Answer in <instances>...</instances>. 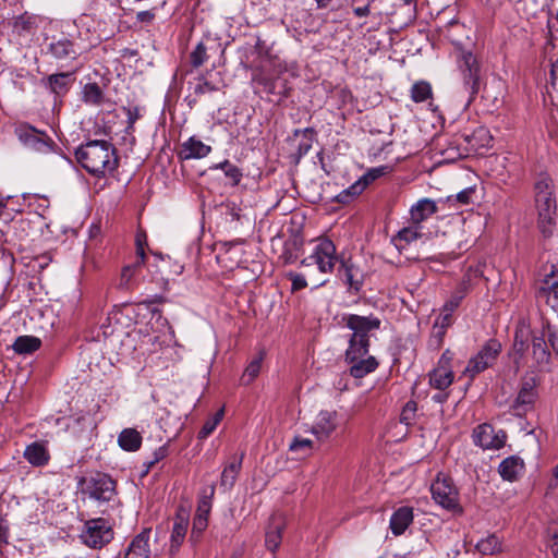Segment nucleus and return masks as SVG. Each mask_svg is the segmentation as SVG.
Segmentation results:
<instances>
[{
	"instance_id": "nucleus-50",
	"label": "nucleus",
	"mask_w": 558,
	"mask_h": 558,
	"mask_svg": "<svg viewBox=\"0 0 558 558\" xmlns=\"http://www.w3.org/2000/svg\"><path fill=\"white\" fill-rule=\"evenodd\" d=\"M136 271L132 267L124 266L121 271L118 287L121 290H131L134 286V277Z\"/></svg>"
},
{
	"instance_id": "nucleus-35",
	"label": "nucleus",
	"mask_w": 558,
	"mask_h": 558,
	"mask_svg": "<svg viewBox=\"0 0 558 558\" xmlns=\"http://www.w3.org/2000/svg\"><path fill=\"white\" fill-rule=\"evenodd\" d=\"M452 381H453L452 369H447L444 367H436L429 374V384L435 389L445 390L452 384Z\"/></svg>"
},
{
	"instance_id": "nucleus-41",
	"label": "nucleus",
	"mask_w": 558,
	"mask_h": 558,
	"mask_svg": "<svg viewBox=\"0 0 558 558\" xmlns=\"http://www.w3.org/2000/svg\"><path fill=\"white\" fill-rule=\"evenodd\" d=\"M476 549L483 555H494L501 550V542L495 535H488L476 544Z\"/></svg>"
},
{
	"instance_id": "nucleus-1",
	"label": "nucleus",
	"mask_w": 558,
	"mask_h": 558,
	"mask_svg": "<svg viewBox=\"0 0 558 558\" xmlns=\"http://www.w3.org/2000/svg\"><path fill=\"white\" fill-rule=\"evenodd\" d=\"M75 156L80 165L96 177L113 172L119 163L114 146L107 141H89L76 149Z\"/></svg>"
},
{
	"instance_id": "nucleus-37",
	"label": "nucleus",
	"mask_w": 558,
	"mask_h": 558,
	"mask_svg": "<svg viewBox=\"0 0 558 558\" xmlns=\"http://www.w3.org/2000/svg\"><path fill=\"white\" fill-rule=\"evenodd\" d=\"M41 345L39 338L34 336H20L15 339L12 348L19 354H31Z\"/></svg>"
},
{
	"instance_id": "nucleus-9",
	"label": "nucleus",
	"mask_w": 558,
	"mask_h": 558,
	"mask_svg": "<svg viewBox=\"0 0 558 558\" xmlns=\"http://www.w3.org/2000/svg\"><path fill=\"white\" fill-rule=\"evenodd\" d=\"M473 442L484 450H498L505 446L507 435L504 430H495L487 423H483L473 429Z\"/></svg>"
},
{
	"instance_id": "nucleus-54",
	"label": "nucleus",
	"mask_w": 558,
	"mask_h": 558,
	"mask_svg": "<svg viewBox=\"0 0 558 558\" xmlns=\"http://www.w3.org/2000/svg\"><path fill=\"white\" fill-rule=\"evenodd\" d=\"M454 311L447 310V305L444 304L441 312L439 316L436 318L434 325L435 327H440L441 329H448V327L451 326L453 322V314Z\"/></svg>"
},
{
	"instance_id": "nucleus-15",
	"label": "nucleus",
	"mask_w": 558,
	"mask_h": 558,
	"mask_svg": "<svg viewBox=\"0 0 558 558\" xmlns=\"http://www.w3.org/2000/svg\"><path fill=\"white\" fill-rule=\"evenodd\" d=\"M48 52L59 61L76 60L78 52L68 38L53 39L48 46Z\"/></svg>"
},
{
	"instance_id": "nucleus-30",
	"label": "nucleus",
	"mask_w": 558,
	"mask_h": 558,
	"mask_svg": "<svg viewBox=\"0 0 558 558\" xmlns=\"http://www.w3.org/2000/svg\"><path fill=\"white\" fill-rule=\"evenodd\" d=\"M190 88L193 89V93L187 97L190 107L195 105L199 97L219 90L218 85L207 81L204 76H199L195 80L194 83H191Z\"/></svg>"
},
{
	"instance_id": "nucleus-59",
	"label": "nucleus",
	"mask_w": 558,
	"mask_h": 558,
	"mask_svg": "<svg viewBox=\"0 0 558 558\" xmlns=\"http://www.w3.org/2000/svg\"><path fill=\"white\" fill-rule=\"evenodd\" d=\"M447 329H441L440 327L433 326L432 335L428 341L429 347L434 349H439L442 344L444 337L446 335Z\"/></svg>"
},
{
	"instance_id": "nucleus-17",
	"label": "nucleus",
	"mask_w": 558,
	"mask_h": 558,
	"mask_svg": "<svg viewBox=\"0 0 558 558\" xmlns=\"http://www.w3.org/2000/svg\"><path fill=\"white\" fill-rule=\"evenodd\" d=\"M437 211L438 207L435 201L430 198H422L411 206L410 220L411 222L421 226L423 221L430 218Z\"/></svg>"
},
{
	"instance_id": "nucleus-7",
	"label": "nucleus",
	"mask_w": 558,
	"mask_h": 558,
	"mask_svg": "<svg viewBox=\"0 0 558 558\" xmlns=\"http://www.w3.org/2000/svg\"><path fill=\"white\" fill-rule=\"evenodd\" d=\"M85 545L90 548H101L113 538V531L109 522L104 518L92 519L85 523L81 534Z\"/></svg>"
},
{
	"instance_id": "nucleus-11",
	"label": "nucleus",
	"mask_w": 558,
	"mask_h": 558,
	"mask_svg": "<svg viewBox=\"0 0 558 558\" xmlns=\"http://www.w3.org/2000/svg\"><path fill=\"white\" fill-rule=\"evenodd\" d=\"M84 492L98 501H110L116 493L114 481L105 473H96L86 481Z\"/></svg>"
},
{
	"instance_id": "nucleus-52",
	"label": "nucleus",
	"mask_w": 558,
	"mask_h": 558,
	"mask_svg": "<svg viewBox=\"0 0 558 558\" xmlns=\"http://www.w3.org/2000/svg\"><path fill=\"white\" fill-rule=\"evenodd\" d=\"M208 525V518L203 515L195 514L193 519V526L191 531V539L197 542L201 537L202 533L206 530Z\"/></svg>"
},
{
	"instance_id": "nucleus-22",
	"label": "nucleus",
	"mask_w": 558,
	"mask_h": 558,
	"mask_svg": "<svg viewBox=\"0 0 558 558\" xmlns=\"http://www.w3.org/2000/svg\"><path fill=\"white\" fill-rule=\"evenodd\" d=\"M149 534L150 530H144L136 535L125 553V558H148L149 557Z\"/></svg>"
},
{
	"instance_id": "nucleus-49",
	"label": "nucleus",
	"mask_w": 558,
	"mask_h": 558,
	"mask_svg": "<svg viewBox=\"0 0 558 558\" xmlns=\"http://www.w3.org/2000/svg\"><path fill=\"white\" fill-rule=\"evenodd\" d=\"M416 412H417L416 402L413 400L408 401L401 411L400 422L405 424L407 426L414 424L415 420H416Z\"/></svg>"
},
{
	"instance_id": "nucleus-58",
	"label": "nucleus",
	"mask_w": 558,
	"mask_h": 558,
	"mask_svg": "<svg viewBox=\"0 0 558 558\" xmlns=\"http://www.w3.org/2000/svg\"><path fill=\"white\" fill-rule=\"evenodd\" d=\"M541 333H544V338H548L551 348L554 349V351H556V353H558V335L556 329L551 327L549 323H546L543 324Z\"/></svg>"
},
{
	"instance_id": "nucleus-47",
	"label": "nucleus",
	"mask_w": 558,
	"mask_h": 558,
	"mask_svg": "<svg viewBox=\"0 0 558 558\" xmlns=\"http://www.w3.org/2000/svg\"><path fill=\"white\" fill-rule=\"evenodd\" d=\"M223 417V409L216 412L211 417H209L198 432L199 439H206L217 427V425L221 422Z\"/></svg>"
},
{
	"instance_id": "nucleus-8",
	"label": "nucleus",
	"mask_w": 558,
	"mask_h": 558,
	"mask_svg": "<svg viewBox=\"0 0 558 558\" xmlns=\"http://www.w3.org/2000/svg\"><path fill=\"white\" fill-rule=\"evenodd\" d=\"M15 134L20 142L27 148L47 154L53 149L54 142L43 131L24 123L15 129Z\"/></svg>"
},
{
	"instance_id": "nucleus-46",
	"label": "nucleus",
	"mask_w": 558,
	"mask_h": 558,
	"mask_svg": "<svg viewBox=\"0 0 558 558\" xmlns=\"http://www.w3.org/2000/svg\"><path fill=\"white\" fill-rule=\"evenodd\" d=\"M215 494V486L211 485L208 489H204L202 496L199 497L196 514L207 517L209 515L211 509V499Z\"/></svg>"
},
{
	"instance_id": "nucleus-27",
	"label": "nucleus",
	"mask_w": 558,
	"mask_h": 558,
	"mask_svg": "<svg viewBox=\"0 0 558 558\" xmlns=\"http://www.w3.org/2000/svg\"><path fill=\"white\" fill-rule=\"evenodd\" d=\"M542 292L546 295L547 304L558 314V270H553L546 275Z\"/></svg>"
},
{
	"instance_id": "nucleus-44",
	"label": "nucleus",
	"mask_w": 558,
	"mask_h": 558,
	"mask_svg": "<svg viewBox=\"0 0 558 558\" xmlns=\"http://www.w3.org/2000/svg\"><path fill=\"white\" fill-rule=\"evenodd\" d=\"M104 98L101 88L97 83H88L83 88V100L90 105H100Z\"/></svg>"
},
{
	"instance_id": "nucleus-36",
	"label": "nucleus",
	"mask_w": 558,
	"mask_h": 558,
	"mask_svg": "<svg viewBox=\"0 0 558 558\" xmlns=\"http://www.w3.org/2000/svg\"><path fill=\"white\" fill-rule=\"evenodd\" d=\"M210 170H222L223 173H225V177L227 179H229L230 181V184L232 186H236L242 178H243V173H242V170L235 166L234 163H232L231 161L229 160H223L222 162H219V163H215L213 166L209 167Z\"/></svg>"
},
{
	"instance_id": "nucleus-20",
	"label": "nucleus",
	"mask_w": 558,
	"mask_h": 558,
	"mask_svg": "<svg viewBox=\"0 0 558 558\" xmlns=\"http://www.w3.org/2000/svg\"><path fill=\"white\" fill-rule=\"evenodd\" d=\"M284 529V520L280 514H275L270 519V523L266 531L265 544L270 551H276L282 539V531Z\"/></svg>"
},
{
	"instance_id": "nucleus-3",
	"label": "nucleus",
	"mask_w": 558,
	"mask_h": 558,
	"mask_svg": "<svg viewBox=\"0 0 558 558\" xmlns=\"http://www.w3.org/2000/svg\"><path fill=\"white\" fill-rule=\"evenodd\" d=\"M432 497L437 505L454 513H461L462 508L459 501V490L452 478L439 473L430 486Z\"/></svg>"
},
{
	"instance_id": "nucleus-24",
	"label": "nucleus",
	"mask_w": 558,
	"mask_h": 558,
	"mask_svg": "<svg viewBox=\"0 0 558 558\" xmlns=\"http://www.w3.org/2000/svg\"><path fill=\"white\" fill-rule=\"evenodd\" d=\"M413 521V509L401 507L396 510L390 518V529L393 535L398 536L404 533Z\"/></svg>"
},
{
	"instance_id": "nucleus-26",
	"label": "nucleus",
	"mask_w": 558,
	"mask_h": 558,
	"mask_svg": "<svg viewBox=\"0 0 558 558\" xmlns=\"http://www.w3.org/2000/svg\"><path fill=\"white\" fill-rule=\"evenodd\" d=\"M471 287H472L471 275L466 274L458 282V284L451 292L450 298L446 301L445 305H447V310L456 311L459 307V305L461 304L462 300L471 291Z\"/></svg>"
},
{
	"instance_id": "nucleus-2",
	"label": "nucleus",
	"mask_w": 558,
	"mask_h": 558,
	"mask_svg": "<svg viewBox=\"0 0 558 558\" xmlns=\"http://www.w3.org/2000/svg\"><path fill=\"white\" fill-rule=\"evenodd\" d=\"M537 193L535 197L538 213L537 226L545 238L553 235L556 227L557 204L549 186L544 182L536 184Z\"/></svg>"
},
{
	"instance_id": "nucleus-42",
	"label": "nucleus",
	"mask_w": 558,
	"mask_h": 558,
	"mask_svg": "<svg viewBox=\"0 0 558 558\" xmlns=\"http://www.w3.org/2000/svg\"><path fill=\"white\" fill-rule=\"evenodd\" d=\"M432 86L425 81L416 82L411 87V98L414 102H423L432 97Z\"/></svg>"
},
{
	"instance_id": "nucleus-33",
	"label": "nucleus",
	"mask_w": 558,
	"mask_h": 558,
	"mask_svg": "<svg viewBox=\"0 0 558 558\" xmlns=\"http://www.w3.org/2000/svg\"><path fill=\"white\" fill-rule=\"evenodd\" d=\"M442 155L448 161H454L468 157V149L464 146L461 135H454L449 142L446 148L442 149Z\"/></svg>"
},
{
	"instance_id": "nucleus-48",
	"label": "nucleus",
	"mask_w": 558,
	"mask_h": 558,
	"mask_svg": "<svg viewBox=\"0 0 558 558\" xmlns=\"http://www.w3.org/2000/svg\"><path fill=\"white\" fill-rule=\"evenodd\" d=\"M422 227L417 223L411 222L410 226L402 228L398 232V239L401 241H404L405 243H411L415 240H417L422 233H421Z\"/></svg>"
},
{
	"instance_id": "nucleus-55",
	"label": "nucleus",
	"mask_w": 558,
	"mask_h": 558,
	"mask_svg": "<svg viewBox=\"0 0 558 558\" xmlns=\"http://www.w3.org/2000/svg\"><path fill=\"white\" fill-rule=\"evenodd\" d=\"M312 440L307 438L295 437L290 444L289 449L292 452L307 453L312 450Z\"/></svg>"
},
{
	"instance_id": "nucleus-62",
	"label": "nucleus",
	"mask_w": 558,
	"mask_h": 558,
	"mask_svg": "<svg viewBox=\"0 0 558 558\" xmlns=\"http://www.w3.org/2000/svg\"><path fill=\"white\" fill-rule=\"evenodd\" d=\"M453 360V353L450 351V350H446L439 361H438V366L437 367H444V368H447V369H451V362Z\"/></svg>"
},
{
	"instance_id": "nucleus-4",
	"label": "nucleus",
	"mask_w": 558,
	"mask_h": 558,
	"mask_svg": "<svg viewBox=\"0 0 558 558\" xmlns=\"http://www.w3.org/2000/svg\"><path fill=\"white\" fill-rule=\"evenodd\" d=\"M501 343L497 339L487 340L478 352L469 360L463 375L468 376L471 380L474 379L476 375L483 373L496 363L501 353Z\"/></svg>"
},
{
	"instance_id": "nucleus-38",
	"label": "nucleus",
	"mask_w": 558,
	"mask_h": 558,
	"mask_svg": "<svg viewBox=\"0 0 558 558\" xmlns=\"http://www.w3.org/2000/svg\"><path fill=\"white\" fill-rule=\"evenodd\" d=\"M369 340H360L351 338L349 339V347L345 351V362L356 361L361 356L368 354Z\"/></svg>"
},
{
	"instance_id": "nucleus-23",
	"label": "nucleus",
	"mask_w": 558,
	"mask_h": 558,
	"mask_svg": "<svg viewBox=\"0 0 558 558\" xmlns=\"http://www.w3.org/2000/svg\"><path fill=\"white\" fill-rule=\"evenodd\" d=\"M524 462L522 459L515 456L504 459L499 466L498 472L505 481L513 482L523 472Z\"/></svg>"
},
{
	"instance_id": "nucleus-18",
	"label": "nucleus",
	"mask_w": 558,
	"mask_h": 558,
	"mask_svg": "<svg viewBox=\"0 0 558 558\" xmlns=\"http://www.w3.org/2000/svg\"><path fill=\"white\" fill-rule=\"evenodd\" d=\"M534 387V379L525 380L522 383L518 397L513 403V410L517 412V414L521 415L533 405L536 398Z\"/></svg>"
},
{
	"instance_id": "nucleus-34",
	"label": "nucleus",
	"mask_w": 558,
	"mask_h": 558,
	"mask_svg": "<svg viewBox=\"0 0 558 558\" xmlns=\"http://www.w3.org/2000/svg\"><path fill=\"white\" fill-rule=\"evenodd\" d=\"M187 518L178 515L174 520L172 533H171V545L170 551L175 553L184 541L187 531Z\"/></svg>"
},
{
	"instance_id": "nucleus-57",
	"label": "nucleus",
	"mask_w": 558,
	"mask_h": 558,
	"mask_svg": "<svg viewBox=\"0 0 558 558\" xmlns=\"http://www.w3.org/2000/svg\"><path fill=\"white\" fill-rule=\"evenodd\" d=\"M475 193V190L473 187L464 189L463 191L459 192L456 196H449L447 201L449 203H460L462 205H468L471 203V198L473 194Z\"/></svg>"
},
{
	"instance_id": "nucleus-5",
	"label": "nucleus",
	"mask_w": 558,
	"mask_h": 558,
	"mask_svg": "<svg viewBox=\"0 0 558 558\" xmlns=\"http://www.w3.org/2000/svg\"><path fill=\"white\" fill-rule=\"evenodd\" d=\"M339 259L333 242L328 238H320L317 240L313 253L304 258L301 264L303 266L315 264L322 274H329L332 272Z\"/></svg>"
},
{
	"instance_id": "nucleus-28",
	"label": "nucleus",
	"mask_w": 558,
	"mask_h": 558,
	"mask_svg": "<svg viewBox=\"0 0 558 558\" xmlns=\"http://www.w3.org/2000/svg\"><path fill=\"white\" fill-rule=\"evenodd\" d=\"M73 82V73L62 72L49 75L46 80V86L56 95H64L68 93Z\"/></svg>"
},
{
	"instance_id": "nucleus-10",
	"label": "nucleus",
	"mask_w": 558,
	"mask_h": 558,
	"mask_svg": "<svg viewBox=\"0 0 558 558\" xmlns=\"http://www.w3.org/2000/svg\"><path fill=\"white\" fill-rule=\"evenodd\" d=\"M345 326L352 330L351 338L360 340H369V332L378 330L381 325V320L374 316H361L355 314H349L343 316Z\"/></svg>"
},
{
	"instance_id": "nucleus-64",
	"label": "nucleus",
	"mask_w": 558,
	"mask_h": 558,
	"mask_svg": "<svg viewBox=\"0 0 558 558\" xmlns=\"http://www.w3.org/2000/svg\"><path fill=\"white\" fill-rule=\"evenodd\" d=\"M155 17V14L151 11H141L136 14V19L143 23H150Z\"/></svg>"
},
{
	"instance_id": "nucleus-45",
	"label": "nucleus",
	"mask_w": 558,
	"mask_h": 558,
	"mask_svg": "<svg viewBox=\"0 0 558 558\" xmlns=\"http://www.w3.org/2000/svg\"><path fill=\"white\" fill-rule=\"evenodd\" d=\"M263 359H264V353L260 352L246 366V368H245V371L243 373V376H242V380L245 384H250L251 381H253L258 376V374L260 372V368H262Z\"/></svg>"
},
{
	"instance_id": "nucleus-16",
	"label": "nucleus",
	"mask_w": 558,
	"mask_h": 558,
	"mask_svg": "<svg viewBox=\"0 0 558 558\" xmlns=\"http://www.w3.org/2000/svg\"><path fill=\"white\" fill-rule=\"evenodd\" d=\"M338 277L349 287L350 290L359 292L362 288V280L357 277L359 269L351 259H339Z\"/></svg>"
},
{
	"instance_id": "nucleus-25",
	"label": "nucleus",
	"mask_w": 558,
	"mask_h": 558,
	"mask_svg": "<svg viewBox=\"0 0 558 558\" xmlns=\"http://www.w3.org/2000/svg\"><path fill=\"white\" fill-rule=\"evenodd\" d=\"M24 458L33 466H44L49 462L50 454L44 444L35 441L25 448Z\"/></svg>"
},
{
	"instance_id": "nucleus-12",
	"label": "nucleus",
	"mask_w": 558,
	"mask_h": 558,
	"mask_svg": "<svg viewBox=\"0 0 558 558\" xmlns=\"http://www.w3.org/2000/svg\"><path fill=\"white\" fill-rule=\"evenodd\" d=\"M533 336H536V333L532 331L529 322L524 318L519 319L515 325L514 339L512 345L514 363L517 365H519V361L525 354L529 348V342H532Z\"/></svg>"
},
{
	"instance_id": "nucleus-19",
	"label": "nucleus",
	"mask_w": 558,
	"mask_h": 558,
	"mask_svg": "<svg viewBox=\"0 0 558 558\" xmlns=\"http://www.w3.org/2000/svg\"><path fill=\"white\" fill-rule=\"evenodd\" d=\"M461 140L464 142V146L468 149V156L476 153L480 148L489 145L492 137L485 128H477L471 133H461Z\"/></svg>"
},
{
	"instance_id": "nucleus-21",
	"label": "nucleus",
	"mask_w": 558,
	"mask_h": 558,
	"mask_svg": "<svg viewBox=\"0 0 558 558\" xmlns=\"http://www.w3.org/2000/svg\"><path fill=\"white\" fill-rule=\"evenodd\" d=\"M243 458L244 452L239 457L234 456L231 461L225 465L220 477V487L223 488V490H230L234 486L242 469Z\"/></svg>"
},
{
	"instance_id": "nucleus-61",
	"label": "nucleus",
	"mask_w": 558,
	"mask_h": 558,
	"mask_svg": "<svg viewBox=\"0 0 558 558\" xmlns=\"http://www.w3.org/2000/svg\"><path fill=\"white\" fill-rule=\"evenodd\" d=\"M136 255L143 256L145 254V246L147 245V236L145 232H137L135 236Z\"/></svg>"
},
{
	"instance_id": "nucleus-29",
	"label": "nucleus",
	"mask_w": 558,
	"mask_h": 558,
	"mask_svg": "<svg viewBox=\"0 0 558 558\" xmlns=\"http://www.w3.org/2000/svg\"><path fill=\"white\" fill-rule=\"evenodd\" d=\"M347 363L350 364V375L354 378H363L374 372L378 366L376 359L368 354L356 359V361H348Z\"/></svg>"
},
{
	"instance_id": "nucleus-31",
	"label": "nucleus",
	"mask_w": 558,
	"mask_h": 558,
	"mask_svg": "<svg viewBox=\"0 0 558 558\" xmlns=\"http://www.w3.org/2000/svg\"><path fill=\"white\" fill-rule=\"evenodd\" d=\"M142 435L135 428H124L118 437L119 446L125 451H136L142 446Z\"/></svg>"
},
{
	"instance_id": "nucleus-32",
	"label": "nucleus",
	"mask_w": 558,
	"mask_h": 558,
	"mask_svg": "<svg viewBox=\"0 0 558 558\" xmlns=\"http://www.w3.org/2000/svg\"><path fill=\"white\" fill-rule=\"evenodd\" d=\"M532 356L538 366L547 365L550 360V352L544 339V333L533 336Z\"/></svg>"
},
{
	"instance_id": "nucleus-40",
	"label": "nucleus",
	"mask_w": 558,
	"mask_h": 558,
	"mask_svg": "<svg viewBox=\"0 0 558 558\" xmlns=\"http://www.w3.org/2000/svg\"><path fill=\"white\" fill-rule=\"evenodd\" d=\"M294 135L303 136L302 141L298 146V154L300 157H303L311 150L313 142L315 140L316 132L312 128H306L304 130H295Z\"/></svg>"
},
{
	"instance_id": "nucleus-43",
	"label": "nucleus",
	"mask_w": 558,
	"mask_h": 558,
	"mask_svg": "<svg viewBox=\"0 0 558 558\" xmlns=\"http://www.w3.org/2000/svg\"><path fill=\"white\" fill-rule=\"evenodd\" d=\"M169 454V446L162 445L158 447L151 454V458L143 462L142 477L146 476L149 471Z\"/></svg>"
},
{
	"instance_id": "nucleus-56",
	"label": "nucleus",
	"mask_w": 558,
	"mask_h": 558,
	"mask_svg": "<svg viewBox=\"0 0 558 558\" xmlns=\"http://www.w3.org/2000/svg\"><path fill=\"white\" fill-rule=\"evenodd\" d=\"M388 172H389L388 166H380V167L369 169L363 177H361V179H362V181L365 182V186H367L371 182L387 174Z\"/></svg>"
},
{
	"instance_id": "nucleus-13",
	"label": "nucleus",
	"mask_w": 558,
	"mask_h": 558,
	"mask_svg": "<svg viewBox=\"0 0 558 558\" xmlns=\"http://www.w3.org/2000/svg\"><path fill=\"white\" fill-rule=\"evenodd\" d=\"M338 426V415L336 411H320L313 425L312 433L320 441L328 439Z\"/></svg>"
},
{
	"instance_id": "nucleus-51",
	"label": "nucleus",
	"mask_w": 558,
	"mask_h": 558,
	"mask_svg": "<svg viewBox=\"0 0 558 558\" xmlns=\"http://www.w3.org/2000/svg\"><path fill=\"white\" fill-rule=\"evenodd\" d=\"M547 546L554 558H558V522H553L547 529Z\"/></svg>"
},
{
	"instance_id": "nucleus-6",
	"label": "nucleus",
	"mask_w": 558,
	"mask_h": 558,
	"mask_svg": "<svg viewBox=\"0 0 558 558\" xmlns=\"http://www.w3.org/2000/svg\"><path fill=\"white\" fill-rule=\"evenodd\" d=\"M458 68L461 72L465 90L470 99H472L480 90V62L471 51L462 50L458 54Z\"/></svg>"
},
{
	"instance_id": "nucleus-60",
	"label": "nucleus",
	"mask_w": 558,
	"mask_h": 558,
	"mask_svg": "<svg viewBox=\"0 0 558 558\" xmlns=\"http://www.w3.org/2000/svg\"><path fill=\"white\" fill-rule=\"evenodd\" d=\"M288 278L292 282V291H299L307 287L306 279L303 275L296 272H289Z\"/></svg>"
},
{
	"instance_id": "nucleus-14",
	"label": "nucleus",
	"mask_w": 558,
	"mask_h": 558,
	"mask_svg": "<svg viewBox=\"0 0 558 558\" xmlns=\"http://www.w3.org/2000/svg\"><path fill=\"white\" fill-rule=\"evenodd\" d=\"M211 150V146L203 143L196 136H191L180 145L178 157L180 160L202 159L207 157Z\"/></svg>"
},
{
	"instance_id": "nucleus-39",
	"label": "nucleus",
	"mask_w": 558,
	"mask_h": 558,
	"mask_svg": "<svg viewBox=\"0 0 558 558\" xmlns=\"http://www.w3.org/2000/svg\"><path fill=\"white\" fill-rule=\"evenodd\" d=\"M365 182L360 178L356 182L343 190L336 196V201L341 204H348L359 196L365 190Z\"/></svg>"
},
{
	"instance_id": "nucleus-53",
	"label": "nucleus",
	"mask_w": 558,
	"mask_h": 558,
	"mask_svg": "<svg viewBox=\"0 0 558 558\" xmlns=\"http://www.w3.org/2000/svg\"><path fill=\"white\" fill-rule=\"evenodd\" d=\"M193 66L198 68L207 60V49L203 43H199L190 56Z\"/></svg>"
},
{
	"instance_id": "nucleus-63",
	"label": "nucleus",
	"mask_w": 558,
	"mask_h": 558,
	"mask_svg": "<svg viewBox=\"0 0 558 558\" xmlns=\"http://www.w3.org/2000/svg\"><path fill=\"white\" fill-rule=\"evenodd\" d=\"M9 538V525L7 524V521L3 519H0V541L2 543H8Z\"/></svg>"
}]
</instances>
